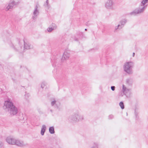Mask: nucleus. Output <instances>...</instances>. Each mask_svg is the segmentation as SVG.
<instances>
[{
	"label": "nucleus",
	"instance_id": "obj_1",
	"mask_svg": "<svg viewBox=\"0 0 148 148\" xmlns=\"http://www.w3.org/2000/svg\"><path fill=\"white\" fill-rule=\"evenodd\" d=\"M3 107L4 109L8 111L11 116L16 115L17 113V107L10 100L8 99L5 101Z\"/></svg>",
	"mask_w": 148,
	"mask_h": 148
},
{
	"label": "nucleus",
	"instance_id": "obj_2",
	"mask_svg": "<svg viewBox=\"0 0 148 148\" xmlns=\"http://www.w3.org/2000/svg\"><path fill=\"white\" fill-rule=\"evenodd\" d=\"M148 2V0H143L140 4L139 7L130 13V14L135 16L137 14L143 13L147 7V4Z\"/></svg>",
	"mask_w": 148,
	"mask_h": 148
},
{
	"label": "nucleus",
	"instance_id": "obj_3",
	"mask_svg": "<svg viewBox=\"0 0 148 148\" xmlns=\"http://www.w3.org/2000/svg\"><path fill=\"white\" fill-rule=\"evenodd\" d=\"M134 63L132 61L125 62L123 65L124 71L128 74H132L133 73L132 68L134 67Z\"/></svg>",
	"mask_w": 148,
	"mask_h": 148
},
{
	"label": "nucleus",
	"instance_id": "obj_4",
	"mask_svg": "<svg viewBox=\"0 0 148 148\" xmlns=\"http://www.w3.org/2000/svg\"><path fill=\"white\" fill-rule=\"evenodd\" d=\"M84 116L80 114L78 112L74 113L72 115L69 117V120L71 122L75 121L78 122L84 119Z\"/></svg>",
	"mask_w": 148,
	"mask_h": 148
},
{
	"label": "nucleus",
	"instance_id": "obj_5",
	"mask_svg": "<svg viewBox=\"0 0 148 148\" xmlns=\"http://www.w3.org/2000/svg\"><path fill=\"white\" fill-rule=\"evenodd\" d=\"M114 2L113 0H107L105 3V6L108 9L113 10L114 9Z\"/></svg>",
	"mask_w": 148,
	"mask_h": 148
},
{
	"label": "nucleus",
	"instance_id": "obj_6",
	"mask_svg": "<svg viewBox=\"0 0 148 148\" xmlns=\"http://www.w3.org/2000/svg\"><path fill=\"white\" fill-rule=\"evenodd\" d=\"M122 91L127 98L130 97L131 94L130 90L127 88L124 85H123Z\"/></svg>",
	"mask_w": 148,
	"mask_h": 148
},
{
	"label": "nucleus",
	"instance_id": "obj_7",
	"mask_svg": "<svg viewBox=\"0 0 148 148\" xmlns=\"http://www.w3.org/2000/svg\"><path fill=\"white\" fill-rule=\"evenodd\" d=\"M11 47H12L14 50L18 51H22L24 50L23 47L22 45H21L20 42L14 45L13 44H12Z\"/></svg>",
	"mask_w": 148,
	"mask_h": 148
},
{
	"label": "nucleus",
	"instance_id": "obj_8",
	"mask_svg": "<svg viewBox=\"0 0 148 148\" xmlns=\"http://www.w3.org/2000/svg\"><path fill=\"white\" fill-rule=\"evenodd\" d=\"M14 145L19 147H24L27 146L28 145V144L22 140L16 139Z\"/></svg>",
	"mask_w": 148,
	"mask_h": 148
},
{
	"label": "nucleus",
	"instance_id": "obj_9",
	"mask_svg": "<svg viewBox=\"0 0 148 148\" xmlns=\"http://www.w3.org/2000/svg\"><path fill=\"white\" fill-rule=\"evenodd\" d=\"M16 139L12 137H8L6 139V142L9 145H14Z\"/></svg>",
	"mask_w": 148,
	"mask_h": 148
},
{
	"label": "nucleus",
	"instance_id": "obj_10",
	"mask_svg": "<svg viewBox=\"0 0 148 148\" xmlns=\"http://www.w3.org/2000/svg\"><path fill=\"white\" fill-rule=\"evenodd\" d=\"M70 51H65L63 53L62 58L61 59V61L63 62L65 60L68 59L70 57Z\"/></svg>",
	"mask_w": 148,
	"mask_h": 148
},
{
	"label": "nucleus",
	"instance_id": "obj_11",
	"mask_svg": "<svg viewBox=\"0 0 148 148\" xmlns=\"http://www.w3.org/2000/svg\"><path fill=\"white\" fill-rule=\"evenodd\" d=\"M38 6L37 5H36L35 6L33 13V16L32 17L33 19H36L37 17L39 15V11L38 9Z\"/></svg>",
	"mask_w": 148,
	"mask_h": 148
},
{
	"label": "nucleus",
	"instance_id": "obj_12",
	"mask_svg": "<svg viewBox=\"0 0 148 148\" xmlns=\"http://www.w3.org/2000/svg\"><path fill=\"white\" fill-rule=\"evenodd\" d=\"M17 3H16L14 1L10 3L9 5L5 7L6 11H7L9 9H12L14 5H17Z\"/></svg>",
	"mask_w": 148,
	"mask_h": 148
},
{
	"label": "nucleus",
	"instance_id": "obj_13",
	"mask_svg": "<svg viewBox=\"0 0 148 148\" xmlns=\"http://www.w3.org/2000/svg\"><path fill=\"white\" fill-rule=\"evenodd\" d=\"M126 84L129 86H132L133 82V79L131 77L127 78L125 80Z\"/></svg>",
	"mask_w": 148,
	"mask_h": 148
},
{
	"label": "nucleus",
	"instance_id": "obj_14",
	"mask_svg": "<svg viewBox=\"0 0 148 148\" xmlns=\"http://www.w3.org/2000/svg\"><path fill=\"white\" fill-rule=\"evenodd\" d=\"M23 42L24 46V47H23L24 49H29L33 48V46L31 45L29 43L25 42L24 41H23Z\"/></svg>",
	"mask_w": 148,
	"mask_h": 148
},
{
	"label": "nucleus",
	"instance_id": "obj_15",
	"mask_svg": "<svg viewBox=\"0 0 148 148\" xmlns=\"http://www.w3.org/2000/svg\"><path fill=\"white\" fill-rule=\"evenodd\" d=\"M51 104L52 106H54L55 108H59V103L58 102L55 100L52 101L51 103Z\"/></svg>",
	"mask_w": 148,
	"mask_h": 148
},
{
	"label": "nucleus",
	"instance_id": "obj_16",
	"mask_svg": "<svg viewBox=\"0 0 148 148\" xmlns=\"http://www.w3.org/2000/svg\"><path fill=\"white\" fill-rule=\"evenodd\" d=\"M127 22V20L126 19H124L120 21L119 25L122 28L124 26L126 23Z\"/></svg>",
	"mask_w": 148,
	"mask_h": 148
},
{
	"label": "nucleus",
	"instance_id": "obj_17",
	"mask_svg": "<svg viewBox=\"0 0 148 148\" xmlns=\"http://www.w3.org/2000/svg\"><path fill=\"white\" fill-rule=\"evenodd\" d=\"M46 129V127L45 125H43L42 126L41 130V134L43 136L44 135Z\"/></svg>",
	"mask_w": 148,
	"mask_h": 148
},
{
	"label": "nucleus",
	"instance_id": "obj_18",
	"mask_svg": "<svg viewBox=\"0 0 148 148\" xmlns=\"http://www.w3.org/2000/svg\"><path fill=\"white\" fill-rule=\"evenodd\" d=\"M49 132L51 134H53L55 133L54 127L53 126L51 127L49 129Z\"/></svg>",
	"mask_w": 148,
	"mask_h": 148
},
{
	"label": "nucleus",
	"instance_id": "obj_19",
	"mask_svg": "<svg viewBox=\"0 0 148 148\" xmlns=\"http://www.w3.org/2000/svg\"><path fill=\"white\" fill-rule=\"evenodd\" d=\"M122 28L121 27L120 25L119 24L117 26L115 27L114 32H116L118 31L119 29H120Z\"/></svg>",
	"mask_w": 148,
	"mask_h": 148
},
{
	"label": "nucleus",
	"instance_id": "obj_20",
	"mask_svg": "<svg viewBox=\"0 0 148 148\" xmlns=\"http://www.w3.org/2000/svg\"><path fill=\"white\" fill-rule=\"evenodd\" d=\"M138 111L137 110V109H135V115L136 119H138Z\"/></svg>",
	"mask_w": 148,
	"mask_h": 148
},
{
	"label": "nucleus",
	"instance_id": "obj_21",
	"mask_svg": "<svg viewBox=\"0 0 148 148\" xmlns=\"http://www.w3.org/2000/svg\"><path fill=\"white\" fill-rule=\"evenodd\" d=\"M119 105L122 109H123L124 108V104L122 101H121L119 103Z\"/></svg>",
	"mask_w": 148,
	"mask_h": 148
},
{
	"label": "nucleus",
	"instance_id": "obj_22",
	"mask_svg": "<svg viewBox=\"0 0 148 148\" xmlns=\"http://www.w3.org/2000/svg\"><path fill=\"white\" fill-rule=\"evenodd\" d=\"M98 144L97 143H94L93 146H92L91 148H98Z\"/></svg>",
	"mask_w": 148,
	"mask_h": 148
},
{
	"label": "nucleus",
	"instance_id": "obj_23",
	"mask_svg": "<svg viewBox=\"0 0 148 148\" xmlns=\"http://www.w3.org/2000/svg\"><path fill=\"white\" fill-rule=\"evenodd\" d=\"M44 6L48 8H49V2L48 0H47L46 1V3L44 5Z\"/></svg>",
	"mask_w": 148,
	"mask_h": 148
},
{
	"label": "nucleus",
	"instance_id": "obj_24",
	"mask_svg": "<svg viewBox=\"0 0 148 148\" xmlns=\"http://www.w3.org/2000/svg\"><path fill=\"white\" fill-rule=\"evenodd\" d=\"M114 118V116L112 114H110L108 116V119H112Z\"/></svg>",
	"mask_w": 148,
	"mask_h": 148
},
{
	"label": "nucleus",
	"instance_id": "obj_25",
	"mask_svg": "<svg viewBox=\"0 0 148 148\" xmlns=\"http://www.w3.org/2000/svg\"><path fill=\"white\" fill-rule=\"evenodd\" d=\"M54 28H53L52 27H49L47 29V31L48 32H50Z\"/></svg>",
	"mask_w": 148,
	"mask_h": 148
},
{
	"label": "nucleus",
	"instance_id": "obj_26",
	"mask_svg": "<svg viewBox=\"0 0 148 148\" xmlns=\"http://www.w3.org/2000/svg\"><path fill=\"white\" fill-rule=\"evenodd\" d=\"M45 84H46V83H45V82H42L41 84V87L42 88H43L45 86Z\"/></svg>",
	"mask_w": 148,
	"mask_h": 148
},
{
	"label": "nucleus",
	"instance_id": "obj_27",
	"mask_svg": "<svg viewBox=\"0 0 148 148\" xmlns=\"http://www.w3.org/2000/svg\"><path fill=\"white\" fill-rule=\"evenodd\" d=\"M52 26L53 27H52L53 28H54V29H56V28L57 27V26L56 24H54V23H52Z\"/></svg>",
	"mask_w": 148,
	"mask_h": 148
},
{
	"label": "nucleus",
	"instance_id": "obj_28",
	"mask_svg": "<svg viewBox=\"0 0 148 148\" xmlns=\"http://www.w3.org/2000/svg\"><path fill=\"white\" fill-rule=\"evenodd\" d=\"M111 89L112 91H114L115 89V87L114 86H112L111 87Z\"/></svg>",
	"mask_w": 148,
	"mask_h": 148
},
{
	"label": "nucleus",
	"instance_id": "obj_29",
	"mask_svg": "<svg viewBox=\"0 0 148 148\" xmlns=\"http://www.w3.org/2000/svg\"><path fill=\"white\" fill-rule=\"evenodd\" d=\"M134 56H135V53L134 52L133 53V55H132L133 57H134Z\"/></svg>",
	"mask_w": 148,
	"mask_h": 148
},
{
	"label": "nucleus",
	"instance_id": "obj_30",
	"mask_svg": "<svg viewBox=\"0 0 148 148\" xmlns=\"http://www.w3.org/2000/svg\"><path fill=\"white\" fill-rule=\"evenodd\" d=\"M25 97H26V96H27V97L28 96V94H25Z\"/></svg>",
	"mask_w": 148,
	"mask_h": 148
},
{
	"label": "nucleus",
	"instance_id": "obj_31",
	"mask_svg": "<svg viewBox=\"0 0 148 148\" xmlns=\"http://www.w3.org/2000/svg\"><path fill=\"white\" fill-rule=\"evenodd\" d=\"M50 111L51 112H52V110H50Z\"/></svg>",
	"mask_w": 148,
	"mask_h": 148
},
{
	"label": "nucleus",
	"instance_id": "obj_32",
	"mask_svg": "<svg viewBox=\"0 0 148 148\" xmlns=\"http://www.w3.org/2000/svg\"><path fill=\"white\" fill-rule=\"evenodd\" d=\"M85 30L86 31H87V29H85Z\"/></svg>",
	"mask_w": 148,
	"mask_h": 148
},
{
	"label": "nucleus",
	"instance_id": "obj_33",
	"mask_svg": "<svg viewBox=\"0 0 148 148\" xmlns=\"http://www.w3.org/2000/svg\"><path fill=\"white\" fill-rule=\"evenodd\" d=\"M75 40L76 41H77V39H75Z\"/></svg>",
	"mask_w": 148,
	"mask_h": 148
}]
</instances>
